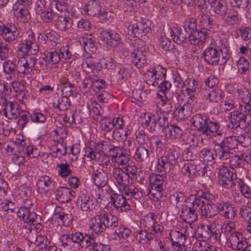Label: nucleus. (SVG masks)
<instances>
[{
  "label": "nucleus",
  "instance_id": "nucleus-1",
  "mask_svg": "<svg viewBox=\"0 0 251 251\" xmlns=\"http://www.w3.org/2000/svg\"><path fill=\"white\" fill-rule=\"evenodd\" d=\"M215 45L216 48L209 47L205 50L204 60L213 66L226 63L229 58L227 42L224 39H219L216 41Z\"/></svg>",
  "mask_w": 251,
  "mask_h": 251
},
{
  "label": "nucleus",
  "instance_id": "nucleus-2",
  "mask_svg": "<svg viewBox=\"0 0 251 251\" xmlns=\"http://www.w3.org/2000/svg\"><path fill=\"white\" fill-rule=\"evenodd\" d=\"M227 92L237 97L240 100L239 109L245 113V117L247 115L251 117V93L247 89L243 88L238 83H234L227 86Z\"/></svg>",
  "mask_w": 251,
  "mask_h": 251
},
{
  "label": "nucleus",
  "instance_id": "nucleus-3",
  "mask_svg": "<svg viewBox=\"0 0 251 251\" xmlns=\"http://www.w3.org/2000/svg\"><path fill=\"white\" fill-rule=\"evenodd\" d=\"M166 179L165 175L151 174L149 177L150 188H148V194L157 199L160 198L166 186Z\"/></svg>",
  "mask_w": 251,
  "mask_h": 251
},
{
  "label": "nucleus",
  "instance_id": "nucleus-4",
  "mask_svg": "<svg viewBox=\"0 0 251 251\" xmlns=\"http://www.w3.org/2000/svg\"><path fill=\"white\" fill-rule=\"evenodd\" d=\"M166 76V70L160 65H157L151 68L145 74V79L149 85L156 86Z\"/></svg>",
  "mask_w": 251,
  "mask_h": 251
},
{
  "label": "nucleus",
  "instance_id": "nucleus-5",
  "mask_svg": "<svg viewBox=\"0 0 251 251\" xmlns=\"http://www.w3.org/2000/svg\"><path fill=\"white\" fill-rule=\"evenodd\" d=\"M37 59L35 57L26 56L21 57L17 63V71L24 77L30 74L34 69Z\"/></svg>",
  "mask_w": 251,
  "mask_h": 251
},
{
  "label": "nucleus",
  "instance_id": "nucleus-6",
  "mask_svg": "<svg viewBox=\"0 0 251 251\" xmlns=\"http://www.w3.org/2000/svg\"><path fill=\"white\" fill-rule=\"evenodd\" d=\"M0 105L4 106L2 114L9 119H16L23 112L17 102L8 101L6 98H1Z\"/></svg>",
  "mask_w": 251,
  "mask_h": 251
},
{
  "label": "nucleus",
  "instance_id": "nucleus-7",
  "mask_svg": "<svg viewBox=\"0 0 251 251\" xmlns=\"http://www.w3.org/2000/svg\"><path fill=\"white\" fill-rule=\"evenodd\" d=\"M233 175V169H231L224 166H220L218 173L219 184L226 189L232 188L234 185Z\"/></svg>",
  "mask_w": 251,
  "mask_h": 251
},
{
  "label": "nucleus",
  "instance_id": "nucleus-8",
  "mask_svg": "<svg viewBox=\"0 0 251 251\" xmlns=\"http://www.w3.org/2000/svg\"><path fill=\"white\" fill-rule=\"evenodd\" d=\"M136 23L130 25L128 27V34L132 37H139L149 32L150 28L146 23L145 19L140 18Z\"/></svg>",
  "mask_w": 251,
  "mask_h": 251
},
{
  "label": "nucleus",
  "instance_id": "nucleus-9",
  "mask_svg": "<svg viewBox=\"0 0 251 251\" xmlns=\"http://www.w3.org/2000/svg\"><path fill=\"white\" fill-rule=\"evenodd\" d=\"M39 46L36 42L33 33H30L24 43L18 45V50L23 54H36L39 50Z\"/></svg>",
  "mask_w": 251,
  "mask_h": 251
},
{
  "label": "nucleus",
  "instance_id": "nucleus-10",
  "mask_svg": "<svg viewBox=\"0 0 251 251\" xmlns=\"http://www.w3.org/2000/svg\"><path fill=\"white\" fill-rule=\"evenodd\" d=\"M44 0H38L35 5V10L40 15L41 20L44 23H50L56 16L55 13L50 8L45 7Z\"/></svg>",
  "mask_w": 251,
  "mask_h": 251
},
{
  "label": "nucleus",
  "instance_id": "nucleus-11",
  "mask_svg": "<svg viewBox=\"0 0 251 251\" xmlns=\"http://www.w3.org/2000/svg\"><path fill=\"white\" fill-rule=\"evenodd\" d=\"M0 35L6 42L11 43L18 37L19 31L14 24L4 25L0 22Z\"/></svg>",
  "mask_w": 251,
  "mask_h": 251
},
{
  "label": "nucleus",
  "instance_id": "nucleus-12",
  "mask_svg": "<svg viewBox=\"0 0 251 251\" xmlns=\"http://www.w3.org/2000/svg\"><path fill=\"white\" fill-rule=\"evenodd\" d=\"M55 182L50 176H42L37 181V190L41 194H47L52 192L55 187Z\"/></svg>",
  "mask_w": 251,
  "mask_h": 251
},
{
  "label": "nucleus",
  "instance_id": "nucleus-13",
  "mask_svg": "<svg viewBox=\"0 0 251 251\" xmlns=\"http://www.w3.org/2000/svg\"><path fill=\"white\" fill-rule=\"evenodd\" d=\"M230 243L233 249H242V251H251V245L249 244L242 234H233L230 238Z\"/></svg>",
  "mask_w": 251,
  "mask_h": 251
},
{
  "label": "nucleus",
  "instance_id": "nucleus-14",
  "mask_svg": "<svg viewBox=\"0 0 251 251\" xmlns=\"http://www.w3.org/2000/svg\"><path fill=\"white\" fill-rule=\"evenodd\" d=\"M100 39L106 45L117 47L122 43L120 35L115 31H103L101 32Z\"/></svg>",
  "mask_w": 251,
  "mask_h": 251
},
{
  "label": "nucleus",
  "instance_id": "nucleus-15",
  "mask_svg": "<svg viewBox=\"0 0 251 251\" xmlns=\"http://www.w3.org/2000/svg\"><path fill=\"white\" fill-rule=\"evenodd\" d=\"M110 154L113 161L118 165H126L130 160L129 156L120 147H116L110 150Z\"/></svg>",
  "mask_w": 251,
  "mask_h": 251
},
{
  "label": "nucleus",
  "instance_id": "nucleus-16",
  "mask_svg": "<svg viewBox=\"0 0 251 251\" xmlns=\"http://www.w3.org/2000/svg\"><path fill=\"white\" fill-rule=\"evenodd\" d=\"M110 202L119 212H126L130 209V204L123 195H112L110 197Z\"/></svg>",
  "mask_w": 251,
  "mask_h": 251
},
{
  "label": "nucleus",
  "instance_id": "nucleus-17",
  "mask_svg": "<svg viewBox=\"0 0 251 251\" xmlns=\"http://www.w3.org/2000/svg\"><path fill=\"white\" fill-rule=\"evenodd\" d=\"M80 45L88 53H94L97 50L96 38L92 34H84L79 38Z\"/></svg>",
  "mask_w": 251,
  "mask_h": 251
},
{
  "label": "nucleus",
  "instance_id": "nucleus-18",
  "mask_svg": "<svg viewBox=\"0 0 251 251\" xmlns=\"http://www.w3.org/2000/svg\"><path fill=\"white\" fill-rule=\"evenodd\" d=\"M163 130L165 137L170 140L179 139L183 133V129L175 124L167 125L164 127Z\"/></svg>",
  "mask_w": 251,
  "mask_h": 251
},
{
  "label": "nucleus",
  "instance_id": "nucleus-19",
  "mask_svg": "<svg viewBox=\"0 0 251 251\" xmlns=\"http://www.w3.org/2000/svg\"><path fill=\"white\" fill-rule=\"evenodd\" d=\"M217 210L225 218L233 219L236 215V210L231 203L222 202L217 204Z\"/></svg>",
  "mask_w": 251,
  "mask_h": 251
},
{
  "label": "nucleus",
  "instance_id": "nucleus-20",
  "mask_svg": "<svg viewBox=\"0 0 251 251\" xmlns=\"http://www.w3.org/2000/svg\"><path fill=\"white\" fill-rule=\"evenodd\" d=\"M186 229L183 228L181 229L180 231L176 230H171L170 233L171 242L183 244L186 237L189 236V230L192 229V227L186 226Z\"/></svg>",
  "mask_w": 251,
  "mask_h": 251
},
{
  "label": "nucleus",
  "instance_id": "nucleus-21",
  "mask_svg": "<svg viewBox=\"0 0 251 251\" xmlns=\"http://www.w3.org/2000/svg\"><path fill=\"white\" fill-rule=\"evenodd\" d=\"M17 216L29 224H33L37 218V215L31 210L25 207H21L18 210Z\"/></svg>",
  "mask_w": 251,
  "mask_h": 251
},
{
  "label": "nucleus",
  "instance_id": "nucleus-22",
  "mask_svg": "<svg viewBox=\"0 0 251 251\" xmlns=\"http://www.w3.org/2000/svg\"><path fill=\"white\" fill-rule=\"evenodd\" d=\"M75 193L67 187L59 188L55 192L56 199L61 202H67L75 196Z\"/></svg>",
  "mask_w": 251,
  "mask_h": 251
},
{
  "label": "nucleus",
  "instance_id": "nucleus-23",
  "mask_svg": "<svg viewBox=\"0 0 251 251\" xmlns=\"http://www.w3.org/2000/svg\"><path fill=\"white\" fill-rule=\"evenodd\" d=\"M215 142L216 143L214 147L215 157L222 161L229 159L232 155V151L222 144L216 141Z\"/></svg>",
  "mask_w": 251,
  "mask_h": 251
},
{
  "label": "nucleus",
  "instance_id": "nucleus-24",
  "mask_svg": "<svg viewBox=\"0 0 251 251\" xmlns=\"http://www.w3.org/2000/svg\"><path fill=\"white\" fill-rule=\"evenodd\" d=\"M192 113V105L190 103H186L182 106H179L177 107L175 112V115L177 120L182 121L188 118L191 116Z\"/></svg>",
  "mask_w": 251,
  "mask_h": 251
},
{
  "label": "nucleus",
  "instance_id": "nucleus-25",
  "mask_svg": "<svg viewBox=\"0 0 251 251\" xmlns=\"http://www.w3.org/2000/svg\"><path fill=\"white\" fill-rule=\"evenodd\" d=\"M132 62L138 69L144 67L147 64V58L143 51L135 49L131 54Z\"/></svg>",
  "mask_w": 251,
  "mask_h": 251
},
{
  "label": "nucleus",
  "instance_id": "nucleus-26",
  "mask_svg": "<svg viewBox=\"0 0 251 251\" xmlns=\"http://www.w3.org/2000/svg\"><path fill=\"white\" fill-rule=\"evenodd\" d=\"M208 121L209 118L199 114L194 116L191 120V123L197 128L198 131L202 134L206 131V126Z\"/></svg>",
  "mask_w": 251,
  "mask_h": 251
},
{
  "label": "nucleus",
  "instance_id": "nucleus-27",
  "mask_svg": "<svg viewBox=\"0 0 251 251\" xmlns=\"http://www.w3.org/2000/svg\"><path fill=\"white\" fill-rule=\"evenodd\" d=\"M120 189L122 191L123 194L136 200L140 199L143 196L141 191L136 188L135 185L129 183L120 187Z\"/></svg>",
  "mask_w": 251,
  "mask_h": 251
},
{
  "label": "nucleus",
  "instance_id": "nucleus-28",
  "mask_svg": "<svg viewBox=\"0 0 251 251\" xmlns=\"http://www.w3.org/2000/svg\"><path fill=\"white\" fill-rule=\"evenodd\" d=\"M112 176L120 187L129 182V176L120 167L114 168Z\"/></svg>",
  "mask_w": 251,
  "mask_h": 251
},
{
  "label": "nucleus",
  "instance_id": "nucleus-29",
  "mask_svg": "<svg viewBox=\"0 0 251 251\" xmlns=\"http://www.w3.org/2000/svg\"><path fill=\"white\" fill-rule=\"evenodd\" d=\"M93 198L89 195L82 194L77 200V204L80 208L84 211H87L93 208Z\"/></svg>",
  "mask_w": 251,
  "mask_h": 251
},
{
  "label": "nucleus",
  "instance_id": "nucleus-30",
  "mask_svg": "<svg viewBox=\"0 0 251 251\" xmlns=\"http://www.w3.org/2000/svg\"><path fill=\"white\" fill-rule=\"evenodd\" d=\"M14 13L17 19L22 22L25 23L30 19V15L28 10L24 7H18V3H16L13 7Z\"/></svg>",
  "mask_w": 251,
  "mask_h": 251
},
{
  "label": "nucleus",
  "instance_id": "nucleus-31",
  "mask_svg": "<svg viewBox=\"0 0 251 251\" xmlns=\"http://www.w3.org/2000/svg\"><path fill=\"white\" fill-rule=\"evenodd\" d=\"M101 10V6L99 1H88L84 7V11L89 16H98Z\"/></svg>",
  "mask_w": 251,
  "mask_h": 251
},
{
  "label": "nucleus",
  "instance_id": "nucleus-32",
  "mask_svg": "<svg viewBox=\"0 0 251 251\" xmlns=\"http://www.w3.org/2000/svg\"><path fill=\"white\" fill-rule=\"evenodd\" d=\"M92 177L95 184L98 187H103L108 183V177L106 172L104 171H95Z\"/></svg>",
  "mask_w": 251,
  "mask_h": 251
},
{
  "label": "nucleus",
  "instance_id": "nucleus-33",
  "mask_svg": "<svg viewBox=\"0 0 251 251\" xmlns=\"http://www.w3.org/2000/svg\"><path fill=\"white\" fill-rule=\"evenodd\" d=\"M73 21L72 19L66 16H59L56 20L55 26L57 28L62 31L69 30L72 26Z\"/></svg>",
  "mask_w": 251,
  "mask_h": 251
},
{
  "label": "nucleus",
  "instance_id": "nucleus-34",
  "mask_svg": "<svg viewBox=\"0 0 251 251\" xmlns=\"http://www.w3.org/2000/svg\"><path fill=\"white\" fill-rule=\"evenodd\" d=\"M101 219L104 226V228H110L113 229L118 226V218L110 213L105 212L101 213Z\"/></svg>",
  "mask_w": 251,
  "mask_h": 251
},
{
  "label": "nucleus",
  "instance_id": "nucleus-35",
  "mask_svg": "<svg viewBox=\"0 0 251 251\" xmlns=\"http://www.w3.org/2000/svg\"><path fill=\"white\" fill-rule=\"evenodd\" d=\"M206 40V35L204 31L196 30L193 31L189 36V41L191 44L200 46L202 45Z\"/></svg>",
  "mask_w": 251,
  "mask_h": 251
},
{
  "label": "nucleus",
  "instance_id": "nucleus-36",
  "mask_svg": "<svg viewBox=\"0 0 251 251\" xmlns=\"http://www.w3.org/2000/svg\"><path fill=\"white\" fill-rule=\"evenodd\" d=\"M171 36L174 42L177 44H181L186 39V35L182 32L181 27L177 25H174L171 30Z\"/></svg>",
  "mask_w": 251,
  "mask_h": 251
},
{
  "label": "nucleus",
  "instance_id": "nucleus-37",
  "mask_svg": "<svg viewBox=\"0 0 251 251\" xmlns=\"http://www.w3.org/2000/svg\"><path fill=\"white\" fill-rule=\"evenodd\" d=\"M102 223L100 214L97 215L92 218L90 221V228L96 234L102 233L105 229Z\"/></svg>",
  "mask_w": 251,
  "mask_h": 251
},
{
  "label": "nucleus",
  "instance_id": "nucleus-38",
  "mask_svg": "<svg viewBox=\"0 0 251 251\" xmlns=\"http://www.w3.org/2000/svg\"><path fill=\"white\" fill-rule=\"evenodd\" d=\"M196 164L187 162L184 164L181 169V174L189 178H192L196 176Z\"/></svg>",
  "mask_w": 251,
  "mask_h": 251
},
{
  "label": "nucleus",
  "instance_id": "nucleus-39",
  "mask_svg": "<svg viewBox=\"0 0 251 251\" xmlns=\"http://www.w3.org/2000/svg\"><path fill=\"white\" fill-rule=\"evenodd\" d=\"M159 100L157 102L158 106L163 113H170L172 110V105L170 100L167 96H160L158 98Z\"/></svg>",
  "mask_w": 251,
  "mask_h": 251
},
{
  "label": "nucleus",
  "instance_id": "nucleus-40",
  "mask_svg": "<svg viewBox=\"0 0 251 251\" xmlns=\"http://www.w3.org/2000/svg\"><path fill=\"white\" fill-rule=\"evenodd\" d=\"M145 121L143 122V125L145 128H147L151 131H153L155 129L156 116L151 113H145L144 115Z\"/></svg>",
  "mask_w": 251,
  "mask_h": 251
},
{
  "label": "nucleus",
  "instance_id": "nucleus-41",
  "mask_svg": "<svg viewBox=\"0 0 251 251\" xmlns=\"http://www.w3.org/2000/svg\"><path fill=\"white\" fill-rule=\"evenodd\" d=\"M213 11L221 16H225L227 11V5L223 0H220L212 5Z\"/></svg>",
  "mask_w": 251,
  "mask_h": 251
},
{
  "label": "nucleus",
  "instance_id": "nucleus-42",
  "mask_svg": "<svg viewBox=\"0 0 251 251\" xmlns=\"http://www.w3.org/2000/svg\"><path fill=\"white\" fill-rule=\"evenodd\" d=\"M182 216L183 217V220L185 222L189 224V226H191V225L193 222H195L198 218L197 212L189 208L182 210Z\"/></svg>",
  "mask_w": 251,
  "mask_h": 251
},
{
  "label": "nucleus",
  "instance_id": "nucleus-43",
  "mask_svg": "<svg viewBox=\"0 0 251 251\" xmlns=\"http://www.w3.org/2000/svg\"><path fill=\"white\" fill-rule=\"evenodd\" d=\"M216 205L213 204L204 203L201 207V213L203 217L211 218L216 215Z\"/></svg>",
  "mask_w": 251,
  "mask_h": 251
},
{
  "label": "nucleus",
  "instance_id": "nucleus-44",
  "mask_svg": "<svg viewBox=\"0 0 251 251\" xmlns=\"http://www.w3.org/2000/svg\"><path fill=\"white\" fill-rule=\"evenodd\" d=\"M186 83L185 92L198 93L200 91L201 85L198 80L189 78L186 80Z\"/></svg>",
  "mask_w": 251,
  "mask_h": 251
},
{
  "label": "nucleus",
  "instance_id": "nucleus-45",
  "mask_svg": "<svg viewBox=\"0 0 251 251\" xmlns=\"http://www.w3.org/2000/svg\"><path fill=\"white\" fill-rule=\"evenodd\" d=\"M219 220L216 221L214 223L212 222L207 228L214 237L216 240L219 241L221 239L222 226Z\"/></svg>",
  "mask_w": 251,
  "mask_h": 251
},
{
  "label": "nucleus",
  "instance_id": "nucleus-46",
  "mask_svg": "<svg viewBox=\"0 0 251 251\" xmlns=\"http://www.w3.org/2000/svg\"><path fill=\"white\" fill-rule=\"evenodd\" d=\"M149 156V151L145 147L140 146L136 149L134 157L136 161L142 162L146 161Z\"/></svg>",
  "mask_w": 251,
  "mask_h": 251
},
{
  "label": "nucleus",
  "instance_id": "nucleus-47",
  "mask_svg": "<svg viewBox=\"0 0 251 251\" xmlns=\"http://www.w3.org/2000/svg\"><path fill=\"white\" fill-rule=\"evenodd\" d=\"M245 113L240 111H234L230 113L229 120L234 126H239V123L245 121L246 119Z\"/></svg>",
  "mask_w": 251,
  "mask_h": 251
},
{
  "label": "nucleus",
  "instance_id": "nucleus-48",
  "mask_svg": "<svg viewBox=\"0 0 251 251\" xmlns=\"http://www.w3.org/2000/svg\"><path fill=\"white\" fill-rule=\"evenodd\" d=\"M60 57L56 51L48 52L45 56L42 57V60H45V65L49 64H56L60 60Z\"/></svg>",
  "mask_w": 251,
  "mask_h": 251
},
{
  "label": "nucleus",
  "instance_id": "nucleus-49",
  "mask_svg": "<svg viewBox=\"0 0 251 251\" xmlns=\"http://www.w3.org/2000/svg\"><path fill=\"white\" fill-rule=\"evenodd\" d=\"M82 67L84 69H89L92 72L95 73L100 71L102 68L101 63L99 62H92L88 59H83L82 62Z\"/></svg>",
  "mask_w": 251,
  "mask_h": 251
},
{
  "label": "nucleus",
  "instance_id": "nucleus-50",
  "mask_svg": "<svg viewBox=\"0 0 251 251\" xmlns=\"http://www.w3.org/2000/svg\"><path fill=\"white\" fill-rule=\"evenodd\" d=\"M62 85V92L64 97L69 98L73 96L75 93V89L73 84L65 82V80H61L60 82Z\"/></svg>",
  "mask_w": 251,
  "mask_h": 251
},
{
  "label": "nucleus",
  "instance_id": "nucleus-51",
  "mask_svg": "<svg viewBox=\"0 0 251 251\" xmlns=\"http://www.w3.org/2000/svg\"><path fill=\"white\" fill-rule=\"evenodd\" d=\"M207 125L206 126V131L203 132L202 135H205L209 138L210 137L209 132L217 133L218 136H221L222 134L219 133L218 131L219 128V125L216 122L210 121L209 119V121H207Z\"/></svg>",
  "mask_w": 251,
  "mask_h": 251
},
{
  "label": "nucleus",
  "instance_id": "nucleus-52",
  "mask_svg": "<svg viewBox=\"0 0 251 251\" xmlns=\"http://www.w3.org/2000/svg\"><path fill=\"white\" fill-rule=\"evenodd\" d=\"M100 126L102 130L109 132L114 128L113 120L112 118L104 117L99 120Z\"/></svg>",
  "mask_w": 251,
  "mask_h": 251
},
{
  "label": "nucleus",
  "instance_id": "nucleus-53",
  "mask_svg": "<svg viewBox=\"0 0 251 251\" xmlns=\"http://www.w3.org/2000/svg\"><path fill=\"white\" fill-rule=\"evenodd\" d=\"M98 162L99 165L102 168V170L101 171H104L105 172L111 171L112 165L108 156L104 154H101L98 160Z\"/></svg>",
  "mask_w": 251,
  "mask_h": 251
},
{
  "label": "nucleus",
  "instance_id": "nucleus-54",
  "mask_svg": "<svg viewBox=\"0 0 251 251\" xmlns=\"http://www.w3.org/2000/svg\"><path fill=\"white\" fill-rule=\"evenodd\" d=\"M237 67L241 74H247L249 71L250 64L245 57H240L237 62Z\"/></svg>",
  "mask_w": 251,
  "mask_h": 251
},
{
  "label": "nucleus",
  "instance_id": "nucleus-55",
  "mask_svg": "<svg viewBox=\"0 0 251 251\" xmlns=\"http://www.w3.org/2000/svg\"><path fill=\"white\" fill-rule=\"evenodd\" d=\"M23 152L24 154L26 155L30 158L37 157L40 154L39 150L34 146L31 145H29L24 147Z\"/></svg>",
  "mask_w": 251,
  "mask_h": 251
},
{
  "label": "nucleus",
  "instance_id": "nucleus-56",
  "mask_svg": "<svg viewBox=\"0 0 251 251\" xmlns=\"http://www.w3.org/2000/svg\"><path fill=\"white\" fill-rule=\"evenodd\" d=\"M55 215L57 216V218L61 221L64 226L69 227L71 225L73 220V217L72 214L65 213L62 212L59 213H56Z\"/></svg>",
  "mask_w": 251,
  "mask_h": 251
},
{
  "label": "nucleus",
  "instance_id": "nucleus-57",
  "mask_svg": "<svg viewBox=\"0 0 251 251\" xmlns=\"http://www.w3.org/2000/svg\"><path fill=\"white\" fill-rule=\"evenodd\" d=\"M136 238L139 243L147 242L153 238V234L145 230H139L137 232Z\"/></svg>",
  "mask_w": 251,
  "mask_h": 251
},
{
  "label": "nucleus",
  "instance_id": "nucleus-58",
  "mask_svg": "<svg viewBox=\"0 0 251 251\" xmlns=\"http://www.w3.org/2000/svg\"><path fill=\"white\" fill-rule=\"evenodd\" d=\"M224 95V93L221 89L216 88L208 94L209 100L211 102H217L220 101Z\"/></svg>",
  "mask_w": 251,
  "mask_h": 251
},
{
  "label": "nucleus",
  "instance_id": "nucleus-59",
  "mask_svg": "<svg viewBox=\"0 0 251 251\" xmlns=\"http://www.w3.org/2000/svg\"><path fill=\"white\" fill-rule=\"evenodd\" d=\"M229 163L231 166L233 168L238 167L241 168L244 166L243 158L241 155L234 154L232 152V155L229 158Z\"/></svg>",
  "mask_w": 251,
  "mask_h": 251
},
{
  "label": "nucleus",
  "instance_id": "nucleus-60",
  "mask_svg": "<svg viewBox=\"0 0 251 251\" xmlns=\"http://www.w3.org/2000/svg\"><path fill=\"white\" fill-rule=\"evenodd\" d=\"M224 146L227 147L229 150L233 151L235 146L238 145V141L237 140V136H230L225 139L221 143Z\"/></svg>",
  "mask_w": 251,
  "mask_h": 251
},
{
  "label": "nucleus",
  "instance_id": "nucleus-61",
  "mask_svg": "<svg viewBox=\"0 0 251 251\" xmlns=\"http://www.w3.org/2000/svg\"><path fill=\"white\" fill-rule=\"evenodd\" d=\"M171 199L176 203L177 207H179L185 201V194L181 191L175 192L171 196Z\"/></svg>",
  "mask_w": 251,
  "mask_h": 251
},
{
  "label": "nucleus",
  "instance_id": "nucleus-62",
  "mask_svg": "<svg viewBox=\"0 0 251 251\" xmlns=\"http://www.w3.org/2000/svg\"><path fill=\"white\" fill-rule=\"evenodd\" d=\"M240 18L238 13L235 11L229 12L226 19V22L228 25H234L239 24Z\"/></svg>",
  "mask_w": 251,
  "mask_h": 251
},
{
  "label": "nucleus",
  "instance_id": "nucleus-63",
  "mask_svg": "<svg viewBox=\"0 0 251 251\" xmlns=\"http://www.w3.org/2000/svg\"><path fill=\"white\" fill-rule=\"evenodd\" d=\"M3 69L5 74H13L17 71V64L15 65L13 61L7 60L3 62Z\"/></svg>",
  "mask_w": 251,
  "mask_h": 251
},
{
  "label": "nucleus",
  "instance_id": "nucleus-64",
  "mask_svg": "<svg viewBox=\"0 0 251 251\" xmlns=\"http://www.w3.org/2000/svg\"><path fill=\"white\" fill-rule=\"evenodd\" d=\"M167 251H187V247L183 243L171 242V244L167 248Z\"/></svg>",
  "mask_w": 251,
  "mask_h": 251
}]
</instances>
